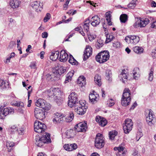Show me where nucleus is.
<instances>
[{
  "label": "nucleus",
  "instance_id": "20e7f679",
  "mask_svg": "<svg viewBox=\"0 0 156 156\" xmlns=\"http://www.w3.org/2000/svg\"><path fill=\"white\" fill-rule=\"evenodd\" d=\"M105 144V138L103 135L100 134H97L95 141L94 145L96 148L100 149L103 147Z\"/></svg>",
  "mask_w": 156,
  "mask_h": 156
},
{
  "label": "nucleus",
  "instance_id": "9b49d317",
  "mask_svg": "<svg viewBox=\"0 0 156 156\" xmlns=\"http://www.w3.org/2000/svg\"><path fill=\"white\" fill-rule=\"evenodd\" d=\"M45 110H43L38 108H36L34 111L35 117L40 120L43 119L45 117Z\"/></svg>",
  "mask_w": 156,
  "mask_h": 156
},
{
  "label": "nucleus",
  "instance_id": "412c9836",
  "mask_svg": "<svg viewBox=\"0 0 156 156\" xmlns=\"http://www.w3.org/2000/svg\"><path fill=\"white\" fill-rule=\"evenodd\" d=\"M68 58V55L65 50H62L60 52L59 61L62 62H66Z\"/></svg>",
  "mask_w": 156,
  "mask_h": 156
},
{
  "label": "nucleus",
  "instance_id": "09e8293b",
  "mask_svg": "<svg viewBox=\"0 0 156 156\" xmlns=\"http://www.w3.org/2000/svg\"><path fill=\"white\" fill-rule=\"evenodd\" d=\"M113 37H114L112 35L107 34L106 36V39L105 41L106 42V43H108L110 42L113 40Z\"/></svg>",
  "mask_w": 156,
  "mask_h": 156
},
{
  "label": "nucleus",
  "instance_id": "6e6552de",
  "mask_svg": "<svg viewBox=\"0 0 156 156\" xmlns=\"http://www.w3.org/2000/svg\"><path fill=\"white\" fill-rule=\"evenodd\" d=\"M35 105L47 110H49L51 108L50 104L47 103L45 100L42 99H38L36 102Z\"/></svg>",
  "mask_w": 156,
  "mask_h": 156
},
{
  "label": "nucleus",
  "instance_id": "338daca9",
  "mask_svg": "<svg viewBox=\"0 0 156 156\" xmlns=\"http://www.w3.org/2000/svg\"><path fill=\"white\" fill-rule=\"evenodd\" d=\"M48 36V34L47 32H44L42 34V36L43 38H46Z\"/></svg>",
  "mask_w": 156,
  "mask_h": 156
},
{
  "label": "nucleus",
  "instance_id": "052dcab7",
  "mask_svg": "<svg viewBox=\"0 0 156 156\" xmlns=\"http://www.w3.org/2000/svg\"><path fill=\"white\" fill-rule=\"evenodd\" d=\"M124 147H123V146H119V149H118V151L120 153H121V152H122V154H124V152H123V150H124Z\"/></svg>",
  "mask_w": 156,
  "mask_h": 156
},
{
  "label": "nucleus",
  "instance_id": "39448f33",
  "mask_svg": "<svg viewBox=\"0 0 156 156\" xmlns=\"http://www.w3.org/2000/svg\"><path fill=\"white\" fill-rule=\"evenodd\" d=\"M68 98V105L71 108L79 103L78 102L77 95L75 92H72L69 95Z\"/></svg>",
  "mask_w": 156,
  "mask_h": 156
},
{
  "label": "nucleus",
  "instance_id": "2f4dec72",
  "mask_svg": "<svg viewBox=\"0 0 156 156\" xmlns=\"http://www.w3.org/2000/svg\"><path fill=\"white\" fill-rule=\"evenodd\" d=\"M59 54V52L58 51L52 53L50 57V59L53 61H56L58 58Z\"/></svg>",
  "mask_w": 156,
  "mask_h": 156
},
{
  "label": "nucleus",
  "instance_id": "4c0bfd02",
  "mask_svg": "<svg viewBox=\"0 0 156 156\" xmlns=\"http://www.w3.org/2000/svg\"><path fill=\"white\" fill-rule=\"evenodd\" d=\"M89 23L90 20L88 19L85 21L83 25V29L84 30L87 31V32H88L89 30V26L90 25Z\"/></svg>",
  "mask_w": 156,
  "mask_h": 156
},
{
  "label": "nucleus",
  "instance_id": "9d476101",
  "mask_svg": "<svg viewBox=\"0 0 156 156\" xmlns=\"http://www.w3.org/2000/svg\"><path fill=\"white\" fill-rule=\"evenodd\" d=\"M14 113V110L12 108H5L0 111V119H4L8 115L12 114Z\"/></svg>",
  "mask_w": 156,
  "mask_h": 156
},
{
  "label": "nucleus",
  "instance_id": "864d4df0",
  "mask_svg": "<svg viewBox=\"0 0 156 156\" xmlns=\"http://www.w3.org/2000/svg\"><path fill=\"white\" fill-rule=\"evenodd\" d=\"M51 18V15L49 13H47L46 15L44 18V22H47Z\"/></svg>",
  "mask_w": 156,
  "mask_h": 156
},
{
  "label": "nucleus",
  "instance_id": "c85d7f7f",
  "mask_svg": "<svg viewBox=\"0 0 156 156\" xmlns=\"http://www.w3.org/2000/svg\"><path fill=\"white\" fill-rule=\"evenodd\" d=\"M9 87V83L5 82L4 80L0 78V88L2 89H5Z\"/></svg>",
  "mask_w": 156,
  "mask_h": 156
},
{
  "label": "nucleus",
  "instance_id": "bb28decb",
  "mask_svg": "<svg viewBox=\"0 0 156 156\" xmlns=\"http://www.w3.org/2000/svg\"><path fill=\"white\" fill-rule=\"evenodd\" d=\"M35 140V144L38 147H41L45 144L42 140H41V138L38 136H36Z\"/></svg>",
  "mask_w": 156,
  "mask_h": 156
},
{
  "label": "nucleus",
  "instance_id": "680f3d73",
  "mask_svg": "<svg viewBox=\"0 0 156 156\" xmlns=\"http://www.w3.org/2000/svg\"><path fill=\"white\" fill-rule=\"evenodd\" d=\"M52 74H47L46 75L47 79L48 80H51L52 78Z\"/></svg>",
  "mask_w": 156,
  "mask_h": 156
},
{
  "label": "nucleus",
  "instance_id": "cd10ccee",
  "mask_svg": "<svg viewBox=\"0 0 156 156\" xmlns=\"http://www.w3.org/2000/svg\"><path fill=\"white\" fill-rule=\"evenodd\" d=\"M66 137L68 138L73 137L75 135V133L73 129L67 130L65 133Z\"/></svg>",
  "mask_w": 156,
  "mask_h": 156
},
{
  "label": "nucleus",
  "instance_id": "c756f323",
  "mask_svg": "<svg viewBox=\"0 0 156 156\" xmlns=\"http://www.w3.org/2000/svg\"><path fill=\"white\" fill-rule=\"evenodd\" d=\"M140 69L138 68H135L133 70V73L134 79L137 80L140 76Z\"/></svg>",
  "mask_w": 156,
  "mask_h": 156
},
{
  "label": "nucleus",
  "instance_id": "b1692460",
  "mask_svg": "<svg viewBox=\"0 0 156 156\" xmlns=\"http://www.w3.org/2000/svg\"><path fill=\"white\" fill-rule=\"evenodd\" d=\"M96 120L97 122H98L99 125L102 126H105L107 122L106 119L100 116H97L96 118Z\"/></svg>",
  "mask_w": 156,
  "mask_h": 156
},
{
  "label": "nucleus",
  "instance_id": "e433bc0d",
  "mask_svg": "<svg viewBox=\"0 0 156 156\" xmlns=\"http://www.w3.org/2000/svg\"><path fill=\"white\" fill-rule=\"evenodd\" d=\"M58 69L56 70V72L59 75H61L65 72L66 69L65 67L61 66H58Z\"/></svg>",
  "mask_w": 156,
  "mask_h": 156
},
{
  "label": "nucleus",
  "instance_id": "ddd939ff",
  "mask_svg": "<svg viewBox=\"0 0 156 156\" xmlns=\"http://www.w3.org/2000/svg\"><path fill=\"white\" fill-rule=\"evenodd\" d=\"M154 115L153 113L151 110H149V113L146 116V120L147 123L150 126H152L154 123Z\"/></svg>",
  "mask_w": 156,
  "mask_h": 156
},
{
  "label": "nucleus",
  "instance_id": "473e14b6",
  "mask_svg": "<svg viewBox=\"0 0 156 156\" xmlns=\"http://www.w3.org/2000/svg\"><path fill=\"white\" fill-rule=\"evenodd\" d=\"M73 71L69 72L67 75L64 83H66L70 81L71 80L72 77L73 76Z\"/></svg>",
  "mask_w": 156,
  "mask_h": 156
},
{
  "label": "nucleus",
  "instance_id": "6e6d98bb",
  "mask_svg": "<svg viewBox=\"0 0 156 156\" xmlns=\"http://www.w3.org/2000/svg\"><path fill=\"white\" fill-rule=\"evenodd\" d=\"M15 105L20 107H23L24 106V103L22 102H16Z\"/></svg>",
  "mask_w": 156,
  "mask_h": 156
},
{
  "label": "nucleus",
  "instance_id": "72a5a7b5",
  "mask_svg": "<svg viewBox=\"0 0 156 156\" xmlns=\"http://www.w3.org/2000/svg\"><path fill=\"white\" fill-rule=\"evenodd\" d=\"M111 12H108L106 13V20L108 22V24L109 26L112 25V23L111 22Z\"/></svg>",
  "mask_w": 156,
  "mask_h": 156
},
{
  "label": "nucleus",
  "instance_id": "2eb2a0df",
  "mask_svg": "<svg viewBox=\"0 0 156 156\" xmlns=\"http://www.w3.org/2000/svg\"><path fill=\"white\" fill-rule=\"evenodd\" d=\"M92 48L89 45L87 46L84 52L83 56V60L86 61L87 59L92 54Z\"/></svg>",
  "mask_w": 156,
  "mask_h": 156
},
{
  "label": "nucleus",
  "instance_id": "f3484780",
  "mask_svg": "<svg viewBox=\"0 0 156 156\" xmlns=\"http://www.w3.org/2000/svg\"><path fill=\"white\" fill-rule=\"evenodd\" d=\"M63 120V115L58 112L54 114V118L53 119V121L54 123H60Z\"/></svg>",
  "mask_w": 156,
  "mask_h": 156
},
{
  "label": "nucleus",
  "instance_id": "3c124183",
  "mask_svg": "<svg viewBox=\"0 0 156 156\" xmlns=\"http://www.w3.org/2000/svg\"><path fill=\"white\" fill-rule=\"evenodd\" d=\"M64 149L68 151H72V148L71 145L70 144H65L63 146Z\"/></svg>",
  "mask_w": 156,
  "mask_h": 156
},
{
  "label": "nucleus",
  "instance_id": "1a4fd4ad",
  "mask_svg": "<svg viewBox=\"0 0 156 156\" xmlns=\"http://www.w3.org/2000/svg\"><path fill=\"white\" fill-rule=\"evenodd\" d=\"M125 40L128 44L134 45L139 42L140 38L139 37L136 36L129 35L125 37Z\"/></svg>",
  "mask_w": 156,
  "mask_h": 156
},
{
  "label": "nucleus",
  "instance_id": "8fccbe9b",
  "mask_svg": "<svg viewBox=\"0 0 156 156\" xmlns=\"http://www.w3.org/2000/svg\"><path fill=\"white\" fill-rule=\"evenodd\" d=\"M136 5V2L134 1H132L128 4V7L131 9H133L135 8Z\"/></svg>",
  "mask_w": 156,
  "mask_h": 156
},
{
  "label": "nucleus",
  "instance_id": "13d9d810",
  "mask_svg": "<svg viewBox=\"0 0 156 156\" xmlns=\"http://www.w3.org/2000/svg\"><path fill=\"white\" fill-rule=\"evenodd\" d=\"M30 67L31 69H36V62H32L30 65Z\"/></svg>",
  "mask_w": 156,
  "mask_h": 156
},
{
  "label": "nucleus",
  "instance_id": "7c9ffc66",
  "mask_svg": "<svg viewBox=\"0 0 156 156\" xmlns=\"http://www.w3.org/2000/svg\"><path fill=\"white\" fill-rule=\"evenodd\" d=\"M16 144L13 142L8 141L6 144V146L7 147L8 152H10L13 149V147L15 146Z\"/></svg>",
  "mask_w": 156,
  "mask_h": 156
},
{
  "label": "nucleus",
  "instance_id": "f03ea898",
  "mask_svg": "<svg viewBox=\"0 0 156 156\" xmlns=\"http://www.w3.org/2000/svg\"><path fill=\"white\" fill-rule=\"evenodd\" d=\"M74 106L75 107V110L78 114L82 115L86 112V110L88 108L85 101H80L79 103H76Z\"/></svg>",
  "mask_w": 156,
  "mask_h": 156
},
{
  "label": "nucleus",
  "instance_id": "603ef678",
  "mask_svg": "<svg viewBox=\"0 0 156 156\" xmlns=\"http://www.w3.org/2000/svg\"><path fill=\"white\" fill-rule=\"evenodd\" d=\"M55 100L56 102L58 105H60L62 103L63 100L60 98L58 97L57 95L55 96Z\"/></svg>",
  "mask_w": 156,
  "mask_h": 156
},
{
  "label": "nucleus",
  "instance_id": "393cba45",
  "mask_svg": "<svg viewBox=\"0 0 156 156\" xmlns=\"http://www.w3.org/2000/svg\"><path fill=\"white\" fill-rule=\"evenodd\" d=\"M74 114L73 112H70L69 113L68 116L66 117L63 115L64 121H65L67 122H69L72 121L74 119Z\"/></svg>",
  "mask_w": 156,
  "mask_h": 156
},
{
  "label": "nucleus",
  "instance_id": "4468645a",
  "mask_svg": "<svg viewBox=\"0 0 156 156\" xmlns=\"http://www.w3.org/2000/svg\"><path fill=\"white\" fill-rule=\"evenodd\" d=\"M59 91L60 90L58 88H51L46 90L45 93L49 97L52 98L56 96L59 93Z\"/></svg>",
  "mask_w": 156,
  "mask_h": 156
},
{
  "label": "nucleus",
  "instance_id": "5701e85b",
  "mask_svg": "<svg viewBox=\"0 0 156 156\" xmlns=\"http://www.w3.org/2000/svg\"><path fill=\"white\" fill-rule=\"evenodd\" d=\"M139 26L140 27H145L149 23V20L147 18H140L138 20Z\"/></svg>",
  "mask_w": 156,
  "mask_h": 156
},
{
  "label": "nucleus",
  "instance_id": "dca6fc26",
  "mask_svg": "<svg viewBox=\"0 0 156 156\" xmlns=\"http://www.w3.org/2000/svg\"><path fill=\"white\" fill-rule=\"evenodd\" d=\"M30 5L33 8L35 9L36 11L37 12L41 11L42 9V4H40V2L39 1H36L31 2L30 4Z\"/></svg>",
  "mask_w": 156,
  "mask_h": 156
},
{
  "label": "nucleus",
  "instance_id": "58836bf2",
  "mask_svg": "<svg viewBox=\"0 0 156 156\" xmlns=\"http://www.w3.org/2000/svg\"><path fill=\"white\" fill-rule=\"evenodd\" d=\"M133 51L136 53L140 54L143 52V49L139 46H135L133 48Z\"/></svg>",
  "mask_w": 156,
  "mask_h": 156
},
{
  "label": "nucleus",
  "instance_id": "4be33fe9",
  "mask_svg": "<svg viewBox=\"0 0 156 156\" xmlns=\"http://www.w3.org/2000/svg\"><path fill=\"white\" fill-rule=\"evenodd\" d=\"M128 74V72L127 70L124 69L119 75V77L120 80H122L123 83H125V81L127 79Z\"/></svg>",
  "mask_w": 156,
  "mask_h": 156
},
{
  "label": "nucleus",
  "instance_id": "f257e3e1",
  "mask_svg": "<svg viewBox=\"0 0 156 156\" xmlns=\"http://www.w3.org/2000/svg\"><path fill=\"white\" fill-rule=\"evenodd\" d=\"M131 92L128 88H126L124 90L122 97L121 98V104L124 106L129 105L131 100L130 97Z\"/></svg>",
  "mask_w": 156,
  "mask_h": 156
},
{
  "label": "nucleus",
  "instance_id": "f704fd0d",
  "mask_svg": "<svg viewBox=\"0 0 156 156\" xmlns=\"http://www.w3.org/2000/svg\"><path fill=\"white\" fill-rule=\"evenodd\" d=\"M94 81L99 86H101V82L100 76L98 74L96 75L94 77Z\"/></svg>",
  "mask_w": 156,
  "mask_h": 156
},
{
  "label": "nucleus",
  "instance_id": "0e129e2a",
  "mask_svg": "<svg viewBox=\"0 0 156 156\" xmlns=\"http://www.w3.org/2000/svg\"><path fill=\"white\" fill-rule=\"evenodd\" d=\"M113 46L116 48H118L120 46V43L118 42H116L113 44Z\"/></svg>",
  "mask_w": 156,
  "mask_h": 156
},
{
  "label": "nucleus",
  "instance_id": "a18cd8bd",
  "mask_svg": "<svg viewBox=\"0 0 156 156\" xmlns=\"http://www.w3.org/2000/svg\"><path fill=\"white\" fill-rule=\"evenodd\" d=\"M103 45V41L101 39H99L98 40L97 42L96 43V47L97 48H100L102 47Z\"/></svg>",
  "mask_w": 156,
  "mask_h": 156
},
{
  "label": "nucleus",
  "instance_id": "774afa93",
  "mask_svg": "<svg viewBox=\"0 0 156 156\" xmlns=\"http://www.w3.org/2000/svg\"><path fill=\"white\" fill-rule=\"evenodd\" d=\"M137 105V103L136 102H135L133 105L130 108V110H133V109Z\"/></svg>",
  "mask_w": 156,
  "mask_h": 156
},
{
  "label": "nucleus",
  "instance_id": "423d86ee",
  "mask_svg": "<svg viewBox=\"0 0 156 156\" xmlns=\"http://www.w3.org/2000/svg\"><path fill=\"white\" fill-rule=\"evenodd\" d=\"M46 125L43 123L38 121H35L34 123V130L38 133H41L44 132L46 129Z\"/></svg>",
  "mask_w": 156,
  "mask_h": 156
},
{
  "label": "nucleus",
  "instance_id": "de8ad7c7",
  "mask_svg": "<svg viewBox=\"0 0 156 156\" xmlns=\"http://www.w3.org/2000/svg\"><path fill=\"white\" fill-rule=\"evenodd\" d=\"M87 35L89 40L90 41H93L96 37V36L95 35L92 34L90 32H87Z\"/></svg>",
  "mask_w": 156,
  "mask_h": 156
},
{
  "label": "nucleus",
  "instance_id": "a19ab883",
  "mask_svg": "<svg viewBox=\"0 0 156 156\" xmlns=\"http://www.w3.org/2000/svg\"><path fill=\"white\" fill-rule=\"evenodd\" d=\"M117 133L116 131H112L109 133V138L111 140H113L117 135Z\"/></svg>",
  "mask_w": 156,
  "mask_h": 156
},
{
  "label": "nucleus",
  "instance_id": "69168bd1",
  "mask_svg": "<svg viewBox=\"0 0 156 156\" xmlns=\"http://www.w3.org/2000/svg\"><path fill=\"white\" fill-rule=\"evenodd\" d=\"M71 145L72 148V151L76 149L77 148V146L76 144H70Z\"/></svg>",
  "mask_w": 156,
  "mask_h": 156
},
{
  "label": "nucleus",
  "instance_id": "f8f14e48",
  "mask_svg": "<svg viewBox=\"0 0 156 156\" xmlns=\"http://www.w3.org/2000/svg\"><path fill=\"white\" fill-rule=\"evenodd\" d=\"M76 130L78 132H85L87 129L86 122H80L77 124L75 127Z\"/></svg>",
  "mask_w": 156,
  "mask_h": 156
},
{
  "label": "nucleus",
  "instance_id": "4d7b16f0",
  "mask_svg": "<svg viewBox=\"0 0 156 156\" xmlns=\"http://www.w3.org/2000/svg\"><path fill=\"white\" fill-rule=\"evenodd\" d=\"M16 126L15 125L12 126L9 128V130L11 132L14 131L15 130H17V129Z\"/></svg>",
  "mask_w": 156,
  "mask_h": 156
},
{
  "label": "nucleus",
  "instance_id": "5fc2aeb1",
  "mask_svg": "<svg viewBox=\"0 0 156 156\" xmlns=\"http://www.w3.org/2000/svg\"><path fill=\"white\" fill-rule=\"evenodd\" d=\"M114 101L112 99H110L108 101L107 105L108 106H112L114 105Z\"/></svg>",
  "mask_w": 156,
  "mask_h": 156
},
{
  "label": "nucleus",
  "instance_id": "79ce46f5",
  "mask_svg": "<svg viewBox=\"0 0 156 156\" xmlns=\"http://www.w3.org/2000/svg\"><path fill=\"white\" fill-rule=\"evenodd\" d=\"M128 16L126 14H122L120 17V20L121 22L125 23L127 20Z\"/></svg>",
  "mask_w": 156,
  "mask_h": 156
},
{
  "label": "nucleus",
  "instance_id": "a211bd4d",
  "mask_svg": "<svg viewBox=\"0 0 156 156\" xmlns=\"http://www.w3.org/2000/svg\"><path fill=\"white\" fill-rule=\"evenodd\" d=\"M93 93H90L89 95V101L93 104L96 103L98 100V95L95 94V91H93Z\"/></svg>",
  "mask_w": 156,
  "mask_h": 156
},
{
  "label": "nucleus",
  "instance_id": "c03bdc74",
  "mask_svg": "<svg viewBox=\"0 0 156 156\" xmlns=\"http://www.w3.org/2000/svg\"><path fill=\"white\" fill-rule=\"evenodd\" d=\"M154 71V70L153 68H151L149 74V76L148 78V80L150 81H152L153 80Z\"/></svg>",
  "mask_w": 156,
  "mask_h": 156
},
{
  "label": "nucleus",
  "instance_id": "e2e57ef3",
  "mask_svg": "<svg viewBox=\"0 0 156 156\" xmlns=\"http://www.w3.org/2000/svg\"><path fill=\"white\" fill-rule=\"evenodd\" d=\"M139 23L138 20L136 22L133 24V27L135 28H137L138 27H140Z\"/></svg>",
  "mask_w": 156,
  "mask_h": 156
},
{
  "label": "nucleus",
  "instance_id": "37998d69",
  "mask_svg": "<svg viewBox=\"0 0 156 156\" xmlns=\"http://www.w3.org/2000/svg\"><path fill=\"white\" fill-rule=\"evenodd\" d=\"M105 76H106V78L109 80H110L111 77L112 76V72L109 69H107L105 72Z\"/></svg>",
  "mask_w": 156,
  "mask_h": 156
},
{
  "label": "nucleus",
  "instance_id": "6ab92c4d",
  "mask_svg": "<svg viewBox=\"0 0 156 156\" xmlns=\"http://www.w3.org/2000/svg\"><path fill=\"white\" fill-rule=\"evenodd\" d=\"M41 138V140L45 143H48L51 142L50 135L49 133H44Z\"/></svg>",
  "mask_w": 156,
  "mask_h": 156
},
{
  "label": "nucleus",
  "instance_id": "7ed1b4c3",
  "mask_svg": "<svg viewBox=\"0 0 156 156\" xmlns=\"http://www.w3.org/2000/svg\"><path fill=\"white\" fill-rule=\"evenodd\" d=\"M109 52L108 51H103L99 53L96 56V61L100 63H103L107 61L109 58Z\"/></svg>",
  "mask_w": 156,
  "mask_h": 156
},
{
  "label": "nucleus",
  "instance_id": "49530a36",
  "mask_svg": "<svg viewBox=\"0 0 156 156\" xmlns=\"http://www.w3.org/2000/svg\"><path fill=\"white\" fill-rule=\"evenodd\" d=\"M17 131L19 135H23L25 133V128L24 127H20L17 129Z\"/></svg>",
  "mask_w": 156,
  "mask_h": 156
},
{
  "label": "nucleus",
  "instance_id": "ea45409f",
  "mask_svg": "<svg viewBox=\"0 0 156 156\" xmlns=\"http://www.w3.org/2000/svg\"><path fill=\"white\" fill-rule=\"evenodd\" d=\"M69 62V63L73 65H77L78 62L71 55H70Z\"/></svg>",
  "mask_w": 156,
  "mask_h": 156
},
{
  "label": "nucleus",
  "instance_id": "a878e982",
  "mask_svg": "<svg viewBox=\"0 0 156 156\" xmlns=\"http://www.w3.org/2000/svg\"><path fill=\"white\" fill-rule=\"evenodd\" d=\"M10 6L12 8H18L20 5L19 0H10L9 2Z\"/></svg>",
  "mask_w": 156,
  "mask_h": 156
},
{
  "label": "nucleus",
  "instance_id": "bf43d9fd",
  "mask_svg": "<svg viewBox=\"0 0 156 156\" xmlns=\"http://www.w3.org/2000/svg\"><path fill=\"white\" fill-rule=\"evenodd\" d=\"M16 43L15 41H12L10 42L8 46V48H11L15 45H16Z\"/></svg>",
  "mask_w": 156,
  "mask_h": 156
},
{
  "label": "nucleus",
  "instance_id": "0eeeda50",
  "mask_svg": "<svg viewBox=\"0 0 156 156\" xmlns=\"http://www.w3.org/2000/svg\"><path fill=\"white\" fill-rule=\"evenodd\" d=\"M123 129L125 133L128 134L132 129L133 122L131 119H127L125 121Z\"/></svg>",
  "mask_w": 156,
  "mask_h": 156
},
{
  "label": "nucleus",
  "instance_id": "c9c22d12",
  "mask_svg": "<svg viewBox=\"0 0 156 156\" xmlns=\"http://www.w3.org/2000/svg\"><path fill=\"white\" fill-rule=\"evenodd\" d=\"M77 83L78 84H82L83 86L85 84V78L83 76H80L77 80Z\"/></svg>",
  "mask_w": 156,
  "mask_h": 156
},
{
  "label": "nucleus",
  "instance_id": "aec40b11",
  "mask_svg": "<svg viewBox=\"0 0 156 156\" xmlns=\"http://www.w3.org/2000/svg\"><path fill=\"white\" fill-rule=\"evenodd\" d=\"M91 24L94 27H96L100 23V18L98 16H95L92 17L90 20Z\"/></svg>",
  "mask_w": 156,
  "mask_h": 156
}]
</instances>
